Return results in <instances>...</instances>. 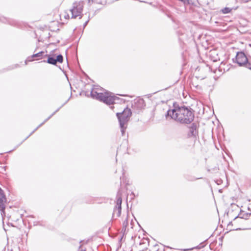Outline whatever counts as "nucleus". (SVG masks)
<instances>
[{
  "mask_svg": "<svg viewBox=\"0 0 251 251\" xmlns=\"http://www.w3.org/2000/svg\"><path fill=\"white\" fill-rule=\"evenodd\" d=\"M250 216L251 213H245L244 211H241L238 215L234 218V222L235 223L236 221L241 220L242 219L247 220L249 218Z\"/></svg>",
  "mask_w": 251,
  "mask_h": 251,
  "instance_id": "nucleus-7",
  "label": "nucleus"
},
{
  "mask_svg": "<svg viewBox=\"0 0 251 251\" xmlns=\"http://www.w3.org/2000/svg\"><path fill=\"white\" fill-rule=\"evenodd\" d=\"M132 221L131 220V223H130V226H131V228H132L133 227H132Z\"/></svg>",
  "mask_w": 251,
  "mask_h": 251,
  "instance_id": "nucleus-19",
  "label": "nucleus"
},
{
  "mask_svg": "<svg viewBox=\"0 0 251 251\" xmlns=\"http://www.w3.org/2000/svg\"><path fill=\"white\" fill-rule=\"evenodd\" d=\"M128 226V215H126V216L125 218V219L123 222V229L122 231H124V232H125L126 230V228H127V226Z\"/></svg>",
  "mask_w": 251,
  "mask_h": 251,
  "instance_id": "nucleus-9",
  "label": "nucleus"
},
{
  "mask_svg": "<svg viewBox=\"0 0 251 251\" xmlns=\"http://www.w3.org/2000/svg\"><path fill=\"white\" fill-rule=\"evenodd\" d=\"M88 1L89 3H90L91 2L92 3H96L102 5H105L106 3V1L104 0H88Z\"/></svg>",
  "mask_w": 251,
  "mask_h": 251,
  "instance_id": "nucleus-11",
  "label": "nucleus"
},
{
  "mask_svg": "<svg viewBox=\"0 0 251 251\" xmlns=\"http://www.w3.org/2000/svg\"><path fill=\"white\" fill-rule=\"evenodd\" d=\"M83 7V2L79 1L74 4V7L71 9L72 16H80Z\"/></svg>",
  "mask_w": 251,
  "mask_h": 251,
  "instance_id": "nucleus-6",
  "label": "nucleus"
},
{
  "mask_svg": "<svg viewBox=\"0 0 251 251\" xmlns=\"http://www.w3.org/2000/svg\"><path fill=\"white\" fill-rule=\"evenodd\" d=\"M192 130L191 131L192 134L193 135H194V130H196V126H194V125H193V126H192Z\"/></svg>",
  "mask_w": 251,
  "mask_h": 251,
  "instance_id": "nucleus-16",
  "label": "nucleus"
},
{
  "mask_svg": "<svg viewBox=\"0 0 251 251\" xmlns=\"http://www.w3.org/2000/svg\"><path fill=\"white\" fill-rule=\"evenodd\" d=\"M237 7L235 8H229V7H225L221 10V11L223 14H228V13H232V10H235L237 9Z\"/></svg>",
  "mask_w": 251,
  "mask_h": 251,
  "instance_id": "nucleus-10",
  "label": "nucleus"
},
{
  "mask_svg": "<svg viewBox=\"0 0 251 251\" xmlns=\"http://www.w3.org/2000/svg\"><path fill=\"white\" fill-rule=\"evenodd\" d=\"M101 91L102 88H99V86H94L91 91V97L108 105L113 104L115 100L118 99L117 97L113 96V94L110 92L102 93L100 92Z\"/></svg>",
  "mask_w": 251,
  "mask_h": 251,
  "instance_id": "nucleus-2",
  "label": "nucleus"
},
{
  "mask_svg": "<svg viewBox=\"0 0 251 251\" xmlns=\"http://www.w3.org/2000/svg\"><path fill=\"white\" fill-rule=\"evenodd\" d=\"M44 53V52L40 51V52H39L38 53H35V54H33L31 56V57L32 58V60H34V58H36V57L38 58L37 59H39V58H41Z\"/></svg>",
  "mask_w": 251,
  "mask_h": 251,
  "instance_id": "nucleus-12",
  "label": "nucleus"
},
{
  "mask_svg": "<svg viewBox=\"0 0 251 251\" xmlns=\"http://www.w3.org/2000/svg\"><path fill=\"white\" fill-rule=\"evenodd\" d=\"M167 116L181 123L185 124L190 123L194 118V114L191 109L185 106L176 107L173 110H168Z\"/></svg>",
  "mask_w": 251,
  "mask_h": 251,
  "instance_id": "nucleus-1",
  "label": "nucleus"
},
{
  "mask_svg": "<svg viewBox=\"0 0 251 251\" xmlns=\"http://www.w3.org/2000/svg\"><path fill=\"white\" fill-rule=\"evenodd\" d=\"M247 68L251 70V60H250L249 64L247 65Z\"/></svg>",
  "mask_w": 251,
  "mask_h": 251,
  "instance_id": "nucleus-17",
  "label": "nucleus"
},
{
  "mask_svg": "<svg viewBox=\"0 0 251 251\" xmlns=\"http://www.w3.org/2000/svg\"><path fill=\"white\" fill-rule=\"evenodd\" d=\"M63 60V57L62 55L60 54L57 56L56 58V62L62 63Z\"/></svg>",
  "mask_w": 251,
  "mask_h": 251,
  "instance_id": "nucleus-14",
  "label": "nucleus"
},
{
  "mask_svg": "<svg viewBox=\"0 0 251 251\" xmlns=\"http://www.w3.org/2000/svg\"><path fill=\"white\" fill-rule=\"evenodd\" d=\"M116 115L119 120L122 134L124 135L126 128L125 125L128 121L129 118L131 115V110L128 108H125L122 113H117Z\"/></svg>",
  "mask_w": 251,
  "mask_h": 251,
  "instance_id": "nucleus-3",
  "label": "nucleus"
},
{
  "mask_svg": "<svg viewBox=\"0 0 251 251\" xmlns=\"http://www.w3.org/2000/svg\"><path fill=\"white\" fill-rule=\"evenodd\" d=\"M251 59H249L245 54L243 52H238L236 56V63L241 66L247 68V65L249 64Z\"/></svg>",
  "mask_w": 251,
  "mask_h": 251,
  "instance_id": "nucleus-4",
  "label": "nucleus"
},
{
  "mask_svg": "<svg viewBox=\"0 0 251 251\" xmlns=\"http://www.w3.org/2000/svg\"><path fill=\"white\" fill-rule=\"evenodd\" d=\"M122 202L121 194L119 192L117 195L116 205L113 211V214L116 215L117 217H119L121 215Z\"/></svg>",
  "mask_w": 251,
  "mask_h": 251,
  "instance_id": "nucleus-5",
  "label": "nucleus"
},
{
  "mask_svg": "<svg viewBox=\"0 0 251 251\" xmlns=\"http://www.w3.org/2000/svg\"><path fill=\"white\" fill-rule=\"evenodd\" d=\"M214 23L215 24H219V25L224 26V25H226V24L224 22H223L221 19H219L217 21H215Z\"/></svg>",
  "mask_w": 251,
  "mask_h": 251,
  "instance_id": "nucleus-15",
  "label": "nucleus"
},
{
  "mask_svg": "<svg viewBox=\"0 0 251 251\" xmlns=\"http://www.w3.org/2000/svg\"><path fill=\"white\" fill-rule=\"evenodd\" d=\"M76 17L75 16H74V17H72V18H75Z\"/></svg>",
  "mask_w": 251,
  "mask_h": 251,
  "instance_id": "nucleus-20",
  "label": "nucleus"
},
{
  "mask_svg": "<svg viewBox=\"0 0 251 251\" xmlns=\"http://www.w3.org/2000/svg\"><path fill=\"white\" fill-rule=\"evenodd\" d=\"M80 251H85V250H81Z\"/></svg>",
  "mask_w": 251,
  "mask_h": 251,
  "instance_id": "nucleus-22",
  "label": "nucleus"
},
{
  "mask_svg": "<svg viewBox=\"0 0 251 251\" xmlns=\"http://www.w3.org/2000/svg\"><path fill=\"white\" fill-rule=\"evenodd\" d=\"M133 106L137 109H142L145 106L144 100L143 99H138L134 102Z\"/></svg>",
  "mask_w": 251,
  "mask_h": 251,
  "instance_id": "nucleus-8",
  "label": "nucleus"
},
{
  "mask_svg": "<svg viewBox=\"0 0 251 251\" xmlns=\"http://www.w3.org/2000/svg\"><path fill=\"white\" fill-rule=\"evenodd\" d=\"M88 22H89V20H88L87 21H86L84 23V25H83L84 27H85V26H86V25H87V23H88Z\"/></svg>",
  "mask_w": 251,
  "mask_h": 251,
  "instance_id": "nucleus-18",
  "label": "nucleus"
},
{
  "mask_svg": "<svg viewBox=\"0 0 251 251\" xmlns=\"http://www.w3.org/2000/svg\"><path fill=\"white\" fill-rule=\"evenodd\" d=\"M217 58H216L215 59H214V61H217Z\"/></svg>",
  "mask_w": 251,
  "mask_h": 251,
  "instance_id": "nucleus-21",
  "label": "nucleus"
},
{
  "mask_svg": "<svg viewBox=\"0 0 251 251\" xmlns=\"http://www.w3.org/2000/svg\"><path fill=\"white\" fill-rule=\"evenodd\" d=\"M47 62L49 64L55 65L56 64V59L52 56H49Z\"/></svg>",
  "mask_w": 251,
  "mask_h": 251,
  "instance_id": "nucleus-13",
  "label": "nucleus"
}]
</instances>
